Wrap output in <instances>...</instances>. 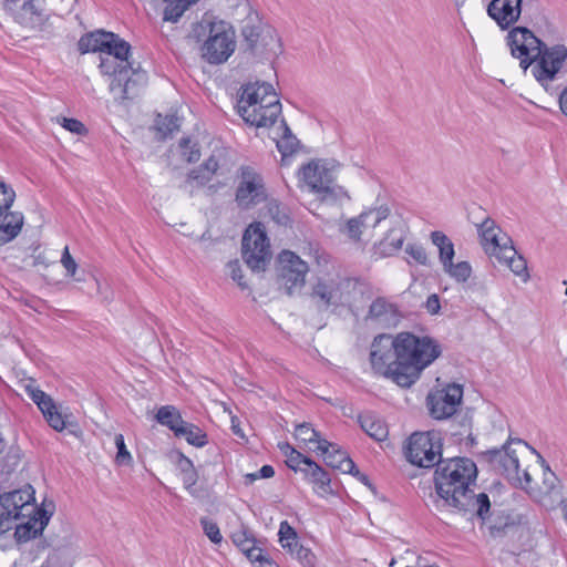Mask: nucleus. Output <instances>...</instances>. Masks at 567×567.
<instances>
[{"label": "nucleus", "mask_w": 567, "mask_h": 567, "mask_svg": "<svg viewBox=\"0 0 567 567\" xmlns=\"http://www.w3.org/2000/svg\"><path fill=\"white\" fill-rule=\"evenodd\" d=\"M360 427L374 441L383 442L388 439L389 429L385 422L372 412H364L359 415Z\"/></svg>", "instance_id": "nucleus-25"}, {"label": "nucleus", "mask_w": 567, "mask_h": 567, "mask_svg": "<svg viewBox=\"0 0 567 567\" xmlns=\"http://www.w3.org/2000/svg\"><path fill=\"white\" fill-rule=\"evenodd\" d=\"M293 553H291L303 566L312 567L316 561V556L313 553L301 545L298 542H295Z\"/></svg>", "instance_id": "nucleus-45"}, {"label": "nucleus", "mask_w": 567, "mask_h": 567, "mask_svg": "<svg viewBox=\"0 0 567 567\" xmlns=\"http://www.w3.org/2000/svg\"><path fill=\"white\" fill-rule=\"evenodd\" d=\"M156 421L159 424L167 426L175 435L185 423L179 411L173 405H164L159 408L156 413Z\"/></svg>", "instance_id": "nucleus-28"}, {"label": "nucleus", "mask_w": 567, "mask_h": 567, "mask_svg": "<svg viewBox=\"0 0 567 567\" xmlns=\"http://www.w3.org/2000/svg\"><path fill=\"white\" fill-rule=\"evenodd\" d=\"M258 475L260 478H270L275 475V470L271 465H264L259 471Z\"/></svg>", "instance_id": "nucleus-63"}, {"label": "nucleus", "mask_w": 567, "mask_h": 567, "mask_svg": "<svg viewBox=\"0 0 567 567\" xmlns=\"http://www.w3.org/2000/svg\"><path fill=\"white\" fill-rule=\"evenodd\" d=\"M241 33L247 48L255 55L270 56L281 52L280 38L276 29L269 24L247 21Z\"/></svg>", "instance_id": "nucleus-9"}, {"label": "nucleus", "mask_w": 567, "mask_h": 567, "mask_svg": "<svg viewBox=\"0 0 567 567\" xmlns=\"http://www.w3.org/2000/svg\"><path fill=\"white\" fill-rule=\"evenodd\" d=\"M16 199V192L4 182L0 181V218L12 206Z\"/></svg>", "instance_id": "nucleus-42"}, {"label": "nucleus", "mask_w": 567, "mask_h": 567, "mask_svg": "<svg viewBox=\"0 0 567 567\" xmlns=\"http://www.w3.org/2000/svg\"><path fill=\"white\" fill-rule=\"evenodd\" d=\"M405 252L419 265L427 266L429 258L425 249L417 244H410L405 248Z\"/></svg>", "instance_id": "nucleus-50"}, {"label": "nucleus", "mask_w": 567, "mask_h": 567, "mask_svg": "<svg viewBox=\"0 0 567 567\" xmlns=\"http://www.w3.org/2000/svg\"><path fill=\"white\" fill-rule=\"evenodd\" d=\"M278 279L287 295L301 290L306 284L308 264L290 250H284L279 257Z\"/></svg>", "instance_id": "nucleus-13"}, {"label": "nucleus", "mask_w": 567, "mask_h": 567, "mask_svg": "<svg viewBox=\"0 0 567 567\" xmlns=\"http://www.w3.org/2000/svg\"><path fill=\"white\" fill-rule=\"evenodd\" d=\"M505 241L506 244H503V249L494 257L501 264L506 265L514 275L520 277L523 282H527L529 280V272L525 258L518 255L511 238H506Z\"/></svg>", "instance_id": "nucleus-20"}, {"label": "nucleus", "mask_w": 567, "mask_h": 567, "mask_svg": "<svg viewBox=\"0 0 567 567\" xmlns=\"http://www.w3.org/2000/svg\"><path fill=\"white\" fill-rule=\"evenodd\" d=\"M476 477L477 467L471 458H441L434 472L436 508H453L485 519L491 503L485 493L476 495L471 489Z\"/></svg>", "instance_id": "nucleus-2"}, {"label": "nucleus", "mask_w": 567, "mask_h": 567, "mask_svg": "<svg viewBox=\"0 0 567 567\" xmlns=\"http://www.w3.org/2000/svg\"><path fill=\"white\" fill-rule=\"evenodd\" d=\"M146 83V72L131 65L130 73H125L124 78L111 81L110 91L114 94L115 100L124 102L138 96Z\"/></svg>", "instance_id": "nucleus-16"}, {"label": "nucleus", "mask_w": 567, "mask_h": 567, "mask_svg": "<svg viewBox=\"0 0 567 567\" xmlns=\"http://www.w3.org/2000/svg\"><path fill=\"white\" fill-rule=\"evenodd\" d=\"M484 456L492 470L505 476L514 486L524 487L530 483L529 473L526 470H520L515 451L506 444L502 449L485 452Z\"/></svg>", "instance_id": "nucleus-10"}, {"label": "nucleus", "mask_w": 567, "mask_h": 567, "mask_svg": "<svg viewBox=\"0 0 567 567\" xmlns=\"http://www.w3.org/2000/svg\"><path fill=\"white\" fill-rule=\"evenodd\" d=\"M39 410L42 412V414L47 421L48 417H50V414H53L54 411H58V408L53 400H48L45 403V406H42Z\"/></svg>", "instance_id": "nucleus-61"}, {"label": "nucleus", "mask_w": 567, "mask_h": 567, "mask_svg": "<svg viewBox=\"0 0 567 567\" xmlns=\"http://www.w3.org/2000/svg\"><path fill=\"white\" fill-rule=\"evenodd\" d=\"M295 436L306 446L311 443L318 446L319 442L322 440L320 439L319 433L309 423L298 424L295 429Z\"/></svg>", "instance_id": "nucleus-34"}, {"label": "nucleus", "mask_w": 567, "mask_h": 567, "mask_svg": "<svg viewBox=\"0 0 567 567\" xmlns=\"http://www.w3.org/2000/svg\"><path fill=\"white\" fill-rule=\"evenodd\" d=\"M212 179L210 176H207L205 171H202L200 167L193 169L188 174V181L196 182L197 185L203 186Z\"/></svg>", "instance_id": "nucleus-56"}, {"label": "nucleus", "mask_w": 567, "mask_h": 567, "mask_svg": "<svg viewBox=\"0 0 567 567\" xmlns=\"http://www.w3.org/2000/svg\"><path fill=\"white\" fill-rule=\"evenodd\" d=\"M425 308L426 310L431 313V315H436L439 313L440 309H441V305H440V298L437 295H431L427 297L426 299V302H425Z\"/></svg>", "instance_id": "nucleus-59"}, {"label": "nucleus", "mask_w": 567, "mask_h": 567, "mask_svg": "<svg viewBox=\"0 0 567 567\" xmlns=\"http://www.w3.org/2000/svg\"><path fill=\"white\" fill-rule=\"evenodd\" d=\"M25 392L31 398V400L38 405V408L45 406L48 400H52V398L47 394L44 391L34 386L33 384L25 385Z\"/></svg>", "instance_id": "nucleus-52"}, {"label": "nucleus", "mask_w": 567, "mask_h": 567, "mask_svg": "<svg viewBox=\"0 0 567 567\" xmlns=\"http://www.w3.org/2000/svg\"><path fill=\"white\" fill-rule=\"evenodd\" d=\"M392 233L393 231H390L386 237L379 243V250L382 256L393 255L399 251L403 245V236L392 237Z\"/></svg>", "instance_id": "nucleus-38"}, {"label": "nucleus", "mask_w": 567, "mask_h": 567, "mask_svg": "<svg viewBox=\"0 0 567 567\" xmlns=\"http://www.w3.org/2000/svg\"><path fill=\"white\" fill-rule=\"evenodd\" d=\"M39 517H31L24 524L16 527L14 536L19 543H25L38 537L48 525L51 514L44 509H38Z\"/></svg>", "instance_id": "nucleus-24"}, {"label": "nucleus", "mask_w": 567, "mask_h": 567, "mask_svg": "<svg viewBox=\"0 0 567 567\" xmlns=\"http://www.w3.org/2000/svg\"><path fill=\"white\" fill-rule=\"evenodd\" d=\"M238 178L235 202L239 208L250 209L267 199L264 178L254 167L241 166Z\"/></svg>", "instance_id": "nucleus-11"}, {"label": "nucleus", "mask_w": 567, "mask_h": 567, "mask_svg": "<svg viewBox=\"0 0 567 567\" xmlns=\"http://www.w3.org/2000/svg\"><path fill=\"white\" fill-rule=\"evenodd\" d=\"M315 451L324 455V462L328 466L337 468L346 474H359V470L354 462L336 444L330 443L327 440H321L319 445L315 447Z\"/></svg>", "instance_id": "nucleus-18"}, {"label": "nucleus", "mask_w": 567, "mask_h": 567, "mask_svg": "<svg viewBox=\"0 0 567 567\" xmlns=\"http://www.w3.org/2000/svg\"><path fill=\"white\" fill-rule=\"evenodd\" d=\"M182 155L188 163L197 162L200 157L199 148L192 144L189 138H182L179 142Z\"/></svg>", "instance_id": "nucleus-47"}, {"label": "nucleus", "mask_w": 567, "mask_h": 567, "mask_svg": "<svg viewBox=\"0 0 567 567\" xmlns=\"http://www.w3.org/2000/svg\"><path fill=\"white\" fill-rule=\"evenodd\" d=\"M177 437H184L187 443L196 447H203L207 444V434L197 425L185 421L178 430Z\"/></svg>", "instance_id": "nucleus-30"}, {"label": "nucleus", "mask_w": 567, "mask_h": 567, "mask_svg": "<svg viewBox=\"0 0 567 567\" xmlns=\"http://www.w3.org/2000/svg\"><path fill=\"white\" fill-rule=\"evenodd\" d=\"M368 319L386 327L395 326L399 321V310L394 303L379 297L370 305Z\"/></svg>", "instance_id": "nucleus-21"}, {"label": "nucleus", "mask_w": 567, "mask_h": 567, "mask_svg": "<svg viewBox=\"0 0 567 567\" xmlns=\"http://www.w3.org/2000/svg\"><path fill=\"white\" fill-rule=\"evenodd\" d=\"M200 524L205 535L210 539L212 543L219 544L223 540V536L216 523L208 520L207 518H203Z\"/></svg>", "instance_id": "nucleus-51"}, {"label": "nucleus", "mask_w": 567, "mask_h": 567, "mask_svg": "<svg viewBox=\"0 0 567 567\" xmlns=\"http://www.w3.org/2000/svg\"><path fill=\"white\" fill-rule=\"evenodd\" d=\"M355 284L350 278L339 275L322 277L315 284L311 297L320 307H337L347 300Z\"/></svg>", "instance_id": "nucleus-12"}, {"label": "nucleus", "mask_w": 567, "mask_h": 567, "mask_svg": "<svg viewBox=\"0 0 567 567\" xmlns=\"http://www.w3.org/2000/svg\"><path fill=\"white\" fill-rule=\"evenodd\" d=\"M231 539H233L234 544L243 553H245L246 549H248L250 546H254V544L257 542V539L254 537V535L246 529H239V530L233 533Z\"/></svg>", "instance_id": "nucleus-43"}, {"label": "nucleus", "mask_w": 567, "mask_h": 567, "mask_svg": "<svg viewBox=\"0 0 567 567\" xmlns=\"http://www.w3.org/2000/svg\"><path fill=\"white\" fill-rule=\"evenodd\" d=\"M508 45L514 58L519 59V65L526 71L530 65L535 79L548 90L567 59V48L564 45L547 47L529 29L514 28L509 31Z\"/></svg>", "instance_id": "nucleus-3"}, {"label": "nucleus", "mask_w": 567, "mask_h": 567, "mask_svg": "<svg viewBox=\"0 0 567 567\" xmlns=\"http://www.w3.org/2000/svg\"><path fill=\"white\" fill-rule=\"evenodd\" d=\"M406 460L422 468L436 467L442 458V439L439 432H415L404 447Z\"/></svg>", "instance_id": "nucleus-7"}, {"label": "nucleus", "mask_w": 567, "mask_h": 567, "mask_svg": "<svg viewBox=\"0 0 567 567\" xmlns=\"http://www.w3.org/2000/svg\"><path fill=\"white\" fill-rule=\"evenodd\" d=\"M30 489H31V486H29V488H27V489H16V491L10 492L11 494L17 495V497L14 498L13 505L16 506V508L18 511V518L20 516H24L22 511L27 506L31 505V501H34L33 491H30Z\"/></svg>", "instance_id": "nucleus-41"}, {"label": "nucleus", "mask_w": 567, "mask_h": 567, "mask_svg": "<svg viewBox=\"0 0 567 567\" xmlns=\"http://www.w3.org/2000/svg\"><path fill=\"white\" fill-rule=\"evenodd\" d=\"M559 107L561 112L567 115V86L559 94Z\"/></svg>", "instance_id": "nucleus-64"}, {"label": "nucleus", "mask_w": 567, "mask_h": 567, "mask_svg": "<svg viewBox=\"0 0 567 567\" xmlns=\"http://www.w3.org/2000/svg\"><path fill=\"white\" fill-rule=\"evenodd\" d=\"M227 268L230 277L234 281H236L241 288H246L247 285L243 281V270L238 260H231L227 264Z\"/></svg>", "instance_id": "nucleus-55"}, {"label": "nucleus", "mask_w": 567, "mask_h": 567, "mask_svg": "<svg viewBox=\"0 0 567 567\" xmlns=\"http://www.w3.org/2000/svg\"><path fill=\"white\" fill-rule=\"evenodd\" d=\"M463 396V389L458 384L447 385L445 389L437 391L427 396V406L431 415L436 420H444L452 416Z\"/></svg>", "instance_id": "nucleus-15"}, {"label": "nucleus", "mask_w": 567, "mask_h": 567, "mask_svg": "<svg viewBox=\"0 0 567 567\" xmlns=\"http://www.w3.org/2000/svg\"><path fill=\"white\" fill-rule=\"evenodd\" d=\"M444 270L458 282H465L472 274V267L467 261H460L453 264V260L449 265H445Z\"/></svg>", "instance_id": "nucleus-36"}, {"label": "nucleus", "mask_w": 567, "mask_h": 567, "mask_svg": "<svg viewBox=\"0 0 567 567\" xmlns=\"http://www.w3.org/2000/svg\"><path fill=\"white\" fill-rule=\"evenodd\" d=\"M62 266L64 267V269L66 270V274L69 276L73 277L75 275V271L78 269V264L75 262V260L73 258L68 261L62 262Z\"/></svg>", "instance_id": "nucleus-62"}, {"label": "nucleus", "mask_w": 567, "mask_h": 567, "mask_svg": "<svg viewBox=\"0 0 567 567\" xmlns=\"http://www.w3.org/2000/svg\"><path fill=\"white\" fill-rule=\"evenodd\" d=\"M177 467L178 470L181 471V474L183 475L184 473H187L188 471H192L194 470V464L193 462L186 457L185 455L183 454H178V458H177Z\"/></svg>", "instance_id": "nucleus-60"}, {"label": "nucleus", "mask_w": 567, "mask_h": 567, "mask_svg": "<svg viewBox=\"0 0 567 567\" xmlns=\"http://www.w3.org/2000/svg\"><path fill=\"white\" fill-rule=\"evenodd\" d=\"M59 122L65 130H68L71 133L84 135L87 132L84 124L76 118L62 117L61 121L59 120Z\"/></svg>", "instance_id": "nucleus-53"}, {"label": "nucleus", "mask_w": 567, "mask_h": 567, "mask_svg": "<svg viewBox=\"0 0 567 567\" xmlns=\"http://www.w3.org/2000/svg\"><path fill=\"white\" fill-rule=\"evenodd\" d=\"M306 478L317 486L319 493L327 494L331 492V478L319 464L311 460V464L307 465L302 472Z\"/></svg>", "instance_id": "nucleus-27"}, {"label": "nucleus", "mask_w": 567, "mask_h": 567, "mask_svg": "<svg viewBox=\"0 0 567 567\" xmlns=\"http://www.w3.org/2000/svg\"><path fill=\"white\" fill-rule=\"evenodd\" d=\"M266 215L280 226H288L291 223L289 208L277 199L267 202Z\"/></svg>", "instance_id": "nucleus-32"}, {"label": "nucleus", "mask_w": 567, "mask_h": 567, "mask_svg": "<svg viewBox=\"0 0 567 567\" xmlns=\"http://www.w3.org/2000/svg\"><path fill=\"white\" fill-rule=\"evenodd\" d=\"M431 240L439 249L440 261L443 267L453 260L455 251L452 240L442 231L435 230L431 233Z\"/></svg>", "instance_id": "nucleus-29"}, {"label": "nucleus", "mask_w": 567, "mask_h": 567, "mask_svg": "<svg viewBox=\"0 0 567 567\" xmlns=\"http://www.w3.org/2000/svg\"><path fill=\"white\" fill-rule=\"evenodd\" d=\"M237 110L247 124L256 127H270L281 115V104L269 83L244 85Z\"/></svg>", "instance_id": "nucleus-5"}, {"label": "nucleus", "mask_w": 567, "mask_h": 567, "mask_svg": "<svg viewBox=\"0 0 567 567\" xmlns=\"http://www.w3.org/2000/svg\"><path fill=\"white\" fill-rule=\"evenodd\" d=\"M260 542H256L254 546H250L246 551L244 553L246 557L251 563H260V564H270L271 559L269 556L265 553V550L259 546Z\"/></svg>", "instance_id": "nucleus-48"}, {"label": "nucleus", "mask_w": 567, "mask_h": 567, "mask_svg": "<svg viewBox=\"0 0 567 567\" xmlns=\"http://www.w3.org/2000/svg\"><path fill=\"white\" fill-rule=\"evenodd\" d=\"M114 442H115V445H116V449H117V454H116V457H115L116 463L120 464V465L128 464L132 461V456H131L130 452L126 449V445H125V442H124V436L122 434H116L115 439H114Z\"/></svg>", "instance_id": "nucleus-49"}, {"label": "nucleus", "mask_w": 567, "mask_h": 567, "mask_svg": "<svg viewBox=\"0 0 567 567\" xmlns=\"http://www.w3.org/2000/svg\"><path fill=\"white\" fill-rule=\"evenodd\" d=\"M390 215V208L388 206H380L377 208H370L361 213L363 228L374 229L382 220L386 219Z\"/></svg>", "instance_id": "nucleus-33"}, {"label": "nucleus", "mask_w": 567, "mask_h": 567, "mask_svg": "<svg viewBox=\"0 0 567 567\" xmlns=\"http://www.w3.org/2000/svg\"><path fill=\"white\" fill-rule=\"evenodd\" d=\"M441 353V346L434 339L403 331L395 336L381 333L374 337L369 359L374 373L402 388H410Z\"/></svg>", "instance_id": "nucleus-1"}, {"label": "nucleus", "mask_w": 567, "mask_h": 567, "mask_svg": "<svg viewBox=\"0 0 567 567\" xmlns=\"http://www.w3.org/2000/svg\"><path fill=\"white\" fill-rule=\"evenodd\" d=\"M299 181L321 200L350 199L344 187L337 185L333 166L324 159H312L299 169Z\"/></svg>", "instance_id": "nucleus-6"}, {"label": "nucleus", "mask_w": 567, "mask_h": 567, "mask_svg": "<svg viewBox=\"0 0 567 567\" xmlns=\"http://www.w3.org/2000/svg\"><path fill=\"white\" fill-rule=\"evenodd\" d=\"M361 214L357 217L350 218L341 231L347 235V237L354 241L359 243L362 239V235L368 230L363 228Z\"/></svg>", "instance_id": "nucleus-35"}, {"label": "nucleus", "mask_w": 567, "mask_h": 567, "mask_svg": "<svg viewBox=\"0 0 567 567\" xmlns=\"http://www.w3.org/2000/svg\"><path fill=\"white\" fill-rule=\"evenodd\" d=\"M47 422L53 430L58 432H62L68 424L66 416L63 415L59 410L54 411L53 414H50V417H48Z\"/></svg>", "instance_id": "nucleus-54"}, {"label": "nucleus", "mask_w": 567, "mask_h": 567, "mask_svg": "<svg viewBox=\"0 0 567 567\" xmlns=\"http://www.w3.org/2000/svg\"><path fill=\"white\" fill-rule=\"evenodd\" d=\"M16 20L28 28H37L44 23L47 20L44 14L42 0H28L24 1L20 11L16 14Z\"/></svg>", "instance_id": "nucleus-23"}, {"label": "nucleus", "mask_w": 567, "mask_h": 567, "mask_svg": "<svg viewBox=\"0 0 567 567\" xmlns=\"http://www.w3.org/2000/svg\"><path fill=\"white\" fill-rule=\"evenodd\" d=\"M475 225L484 251L491 257L496 256L501 249H503V244H506L505 239L509 237L507 235L501 236L502 229L496 225L495 220L488 216L484 217L481 223H476Z\"/></svg>", "instance_id": "nucleus-17"}, {"label": "nucleus", "mask_w": 567, "mask_h": 567, "mask_svg": "<svg viewBox=\"0 0 567 567\" xmlns=\"http://www.w3.org/2000/svg\"><path fill=\"white\" fill-rule=\"evenodd\" d=\"M16 497L17 495L10 492L0 495V512H3V516L11 523L18 519V511L13 505Z\"/></svg>", "instance_id": "nucleus-40"}, {"label": "nucleus", "mask_w": 567, "mask_h": 567, "mask_svg": "<svg viewBox=\"0 0 567 567\" xmlns=\"http://www.w3.org/2000/svg\"><path fill=\"white\" fill-rule=\"evenodd\" d=\"M280 130L282 131V134L276 142L277 148L281 153L282 157H287L297 151L299 141L292 135L285 120L280 121Z\"/></svg>", "instance_id": "nucleus-31"}, {"label": "nucleus", "mask_w": 567, "mask_h": 567, "mask_svg": "<svg viewBox=\"0 0 567 567\" xmlns=\"http://www.w3.org/2000/svg\"><path fill=\"white\" fill-rule=\"evenodd\" d=\"M0 224V244H7L14 239L23 226V215L19 212H7Z\"/></svg>", "instance_id": "nucleus-26"}, {"label": "nucleus", "mask_w": 567, "mask_h": 567, "mask_svg": "<svg viewBox=\"0 0 567 567\" xmlns=\"http://www.w3.org/2000/svg\"><path fill=\"white\" fill-rule=\"evenodd\" d=\"M522 12V0H492L487 7L488 16L503 29L514 24Z\"/></svg>", "instance_id": "nucleus-19"}, {"label": "nucleus", "mask_w": 567, "mask_h": 567, "mask_svg": "<svg viewBox=\"0 0 567 567\" xmlns=\"http://www.w3.org/2000/svg\"><path fill=\"white\" fill-rule=\"evenodd\" d=\"M287 466L295 472H303L307 465L311 464V458L296 451L292 455H288L286 460Z\"/></svg>", "instance_id": "nucleus-46"}, {"label": "nucleus", "mask_w": 567, "mask_h": 567, "mask_svg": "<svg viewBox=\"0 0 567 567\" xmlns=\"http://www.w3.org/2000/svg\"><path fill=\"white\" fill-rule=\"evenodd\" d=\"M189 38L200 43L202 59L213 65L225 63L236 49L233 28L210 16L193 24Z\"/></svg>", "instance_id": "nucleus-4"}, {"label": "nucleus", "mask_w": 567, "mask_h": 567, "mask_svg": "<svg viewBox=\"0 0 567 567\" xmlns=\"http://www.w3.org/2000/svg\"><path fill=\"white\" fill-rule=\"evenodd\" d=\"M127 58L128 54L104 53L100 55L99 69L103 75H107L112 80L124 78L125 73H130V66L132 65Z\"/></svg>", "instance_id": "nucleus-22"}, {"label": "nucleus", "mask_w": 567, "mask_h": 567, "mask_svg": "<svg viewBox=\"0 0 567 567\" xmlns=\"http://www.w3.org/2000/svg\"><path fill=\"white\" fill-rule=\"evenodd\" d=\"M243 259L252 271L265 270L271 259L269 239L264 225H249L243 236Z\"/></svg>", "instance_id": "nucleus-8"}, {"label": "nucleus", "mask_w": 567, "mask_h": 567, "mask_svg": "<svg viewBox=\"0 0 567 567\" xmlns=\"http://www.w3.org/2000/svg\"><path fill=\"white\" fill-rule=\"evenodd\" d=\"M189 3L188 0H176L167 4L164 10V21L177 22Z\"/></svg>", "instance_id": "nucleus-39"}, {"label": "nucleus", "mask_w": 567, "mask_h": 567, "mask_svg": "<svg viewBox=\"0 0 567 567\" xmlns=\"http://www.w3.org/2000/svg\"><path fill=\"white\" fill-rule=\"evenodd\" d=\"M182 480H183V483H184V486L185 488L194 494V486L196 485L197 483V480H198V475H197V472L194 470L192 471H188L187 473H184L182 475Z\"/></svg>", "instance_id": "nucleus-57"}, {"label": "nucleus", "mask_w": 567, "mask_h": 567, "mask_svg": "<svg viewBox=\"0 0 567 567\" xmlns=\"http://www.w3.org/2000/svg\"><path fill=\"white\" fill-rule=\"evenodd\" d=\"M279 542L284 548H287L290 553H293L295 542H298L297 533L295 529L288 524V522L284 520L279 526Z\"/></svg>", "instance_id": "nucleus-37"}, {"label": "nucleus", "mask_w": 567, "mask_h": 567, "mask_svg": "<svg viewBox=\"0 0 567 567\" xmlns=\"http://www.w3.org/2000/svg\"><path fill=\"white\" fill-rule=\"evenodd\" d=\"M78 49L82 54L89 52L130 54L131 45L113 32L96 30L82 35L78 42Z\"/></svg>", "instance_id": "nucleus-14"}, {"label": "nucleus", "mask_w": 567, "mask_h": 567, "mask_svg": "<svg viewBox=\"0 0 567 567\" xmlns=\"http://www.w3.org/2000/svg\"><path fill=\"white\" fill-rule=\"evenodd\" d=\"M156 127L158 132H161L164 136H167L168 134H172L174 131L178 130V117L175 115H158L156 120Z\"/></svg>", "instance_id": "nucleus-44"}, {"label": "nucleus", "mask_w": 567, "mask_h": 567, "mask_svg": "<svg viewBox=\"0 0 567 567\" xmlns=\"http://www.w3.org/2000/svg\"><path fill=\"white\" fill-rule=\"evenodd\" d=\"M199 167L202 168V171H205L207 173V176H210L213 178L219 165L215 156H210Z\"/></svg>", "instance_id": "nucleus-58"}]
</instances>
